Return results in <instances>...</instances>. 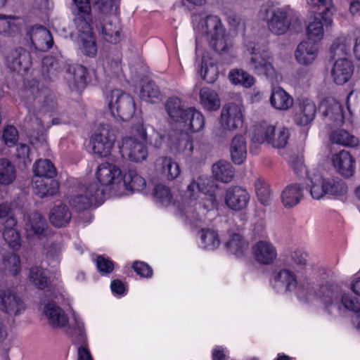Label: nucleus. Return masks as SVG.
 I'll return each mask as SVG.
<instances>
[{"mask_svg":"<svg viewBox=\"0 0 360 360\" xmlns=\"http://www.w3.org/2000/svg\"><path fill=\"white\" fill-rule=\"evenodd\" d=\"M0 223L4 226H15L16 220L13 217L11 206L8 202L0 204Z\"/></svg>","mask_w":360,"mask_h":360,"instance_id":"nucleus-60","label":"nucleus"},{"mask_svg":"<svg viewBox=\"0 0 360 360\" xmlns=\"http://www.w3.org/2000/svg\"><path fill=\"white\" fill-rule=\"evenodd\" d=\"M224 200L226 205L230 209L239 211L248 206L250 195L245 189L241 187H231L226 190Z\"/></svg>","mask_w":360,"mask_h":360,"instance_id":"nucleus-21","label":"nucleus"},{"mask_svg":"<svg viewBox=\"0 0 360 360\" xmlns=\"http://www.w3.org/2000/svg\"><path fill=\"white\" fill-rule=\"evenodd\" d=\"M316 107L315 103L309 99L303 100L300 103L295 115V122L300 126L310 124L315 117Z\"/></svg>","mask_w":360,"mask_h":360,"instance_id":"nucleus-26","label":"nucleus"},{"mask_svg":"<svg viewBox=\"0 0 360 360\" xmlns=\"http://www.w3.org/2000/svg\"><path fill=\"white\" fill-rule=\"evenodd\" d=\"M25 304L9 290H0V310L8 316H17L25 310Z\"/></svg>","mask_w":360,"mask_h":360,"instance_id":"nucleus-17","label":"nucleus"},{"mask_svg":"<svg viewBox=\"0 0 360 360\" xmlns=\"http://www.w3.org/2000/svg\"><path fill=\"white\" fill-rule=\"evenodd\" d=\"M122 173L120 168L108 162L99 164L95 171V177L101 188L105 192H109L116 195H122Z\"/></svg>","mask_w":360,"mask_h":360,"instance_id":"nucleus-8","label":"nucleus"},{"mask_svg":"<svg viewBox=\"0 0 360 360\" xmlns=\"http://www.w3.org/2000/svg\"><path fill=\"white\" fill-rule=\"evenodd\" d=\"M307 253L300 250H295L291 253L292 266L297 272H302L303 269H306L307 266Z\"/></svg>","mask_w":360,"mask_h":360,"instance_id":"nucleus-63","label":"nucleus"},{"mask_svg":"<svg viewBox=\"0 0 360 360\" xmlns=\"http://www.w3.org/2000/svg\"><path fill=\"white\" fill-rule=\"evenodd\" d=\"M15 177L16 169L14 165L7 159H0V184L10 185Z\"/></svg>","mask_w":360,"mask_h":360,"instance_id":"nucleus-44","label":"nucleus"},{"mask_svg":"<svg viewBox=\"0 0 360 360\" xmlns=\"http://www.w3.org/2000/svg\"><path fill=\"white\" fill-rule=\"evenodd\" d=\"M262 12L266 15L268 30L275 35L285 34L295 15V11L289 5L275 7L271 2H267L263 6Z\"/></svg>","mask_w":360,"mask_h":360,"instance_id":"nucleus-7","label":"nucleus"},{"mask_svg":"<svg viewBox=\"0 0 360 360\" xmlns=\"http://www.w3.org/2000/svg\"><path fill=\"white\" fill-rule=\"evenodd\" d=\"M354 72L352 62L347 58H340L334 63L331 69V77L333 82L338 85L347 82Z\"/></svg>","mask_w":360,"mask_h":360,"instance_id":"nucleus-22","label":"nucleus"},{"mask_svg":"<svg viewBox=\"0 0 360 360\" xmlns=\"http://www.w3.org/2000/svg\"><path fill=\"white\" fill-rule=\"evenodd\" d=\"M121 27L116 18L105 22L102 27V35L105 41L117 44L121 41Z\"/></svg>","mask_w":360,"mask_h":360,"instance_id":"nucleus-39","label":"nucleus"},{"mask_svg":"<svg viewBox=\"0 0 360 360\" xmlns=\"http://www.w3.org/2000/svg\"><path fill=\"white\" fill-rule=\"evenodd\" d=\"M229 79L232 84L245 88H250L255 84L253 76L242 69L231 70L229 73Z\"/></svg>","mask_w":360,"mask_h":360,"instance_id":"nucleus-47","label":"nucleus"},{"mask_svg":"<svg viewBox=\"0 0 360 360\" xmlns=\"http://www.w3.org/2000/svg\"><path fill=\"white\" fill-rule=\"evenodd\" d=\"M30 281L37 288L44 290L48 287L49 278L47 277L45 270L38 266L30 268L28 276Z\"/></svg>","mask_w":360,"mask_h":360,"instance_id":"nucleus-50","label":"nucleus"},{"mask_svg":"<svg viewBox=\"0 0 360 360\" xmlns=\"http://www.w3.org/2000/svg\"><path fill=\"white\" fill-rule=\"evenodd\" d=\"M27 36L36 50L46 51L53 46V41L51 32L43 26L32 27L27 31Z\"/></svg>","mask_w":360,"mask_h":360,"instance_id":"nucleus-18","label":"nucleus"},{"mask_svg":"<svg viewBox=\"0 0 360 360\" xmlns=\"http://www.w3.org/2000/svg\"><path fill=\"white\" fill-rule=\"evenodd\" d=\"M252 253L256 262L262 265L271 264L277 258L276 247L266 240L256 242L252 247Z\"/></svg>","mask_w":360,"mask_h":360,"instance_id":"nucleus-15","label":"nucleus"},{"mask_svg":"<svg viewBox=\"0 0 360 360\" xmlns=\"http://www.w3.org/2000/svg\"><path fill=\"white\" fill-rule=\"evenodd\" d=\"M87 70L83 65H76L73 68L72 78L69 79L68 83L70 88L75 90H81L85 87L86 82Z\"/></svg>","mask_w":360,"mask_h":360,"instance_id":"nucleus-49","label":"nucleus"},{"mask_svg":"<svg viewBox=\"0 0 360 360\" xmlns=\"http://www.w3.org/2000/svg\"><path fill=\"white\" fill-rule=\"evenodd\" d=\"M200 239L202 245L205 249L214 250L220 245L219 235L212 229H202Z\"/></svg>","mask_w":360,"mask_h":360,"instance_id":"nucleus-53","label":"nucleus"},{"mask_svg":"<svg viewBox=\"0 0 360 360\" xmlns=\"http://www.w3.org/2000/svg\"><path fill=\"white\" fill-rule=\"evenodd\" d=\"M307 2L313 8L319 7L321 6H324L325 10L321 14V18L326 26H329L332 24V16L335 12V8L332 3V0H307Z\"/></svg>","mask_w":360,"mask_h":360,"instance_id":"nucleus-46","label":"nucleus"},{"mask_svg":"<svg viewBox=\"0 0 360 360\" xmlns=\"http://www.w3.org/2000/svg\"><path fill=\"white\" fill-rule=\"evenodd\" d=\"M165 108L170 118L176 122H180L185 119L187 109H185L182 101L176 96L169 98L166 103Z\"/></svg>","mask_w":360,"mask_h":360,"instance_id":"nucleus-35","label":"nucleus"},{"mask_svg":"<svg viewBox=\"0 0 360 360\" xmlns=\"http://www.w3.org/2000/svg\"><path fill=\"white\" fill-rule=\"evenodd\" d=\"M325 122L330 124L333 122L334 126H341L345 123L342 105L337 101L329 98L324 101L321 105Z\"/></svg>","mask_w":360,"mask_h":360,"instance_id":"nucleus-19","label":"nucleus"},{"mask_svg":"<svg viewBox=\"0 0 360 360\" xmlns=\"http://www.w3.org/2000/svg\"><path fill=\"white\" fill-rule=\"evenodd\" d=\"M25 226L28 236L41 238L47 227V224L41 214L33 212L27 216Z\"/></svg>","mask_w":360,"mask_h":360,"instance_id":"nucleus-31","label":"nucleus"},{"mask_svg":"<svg viewBox=\"0 0 360 360\" xmlns=\"http://www.w3.org/2000/svg\"><path fill=\"white\" fill-rule=\"evenodd\" d=\"M318 52V44L304 40L297 45L295 51V58L300 65H309L315 60Z\"/></svg>","mask_w":360,"mask_h":360,"instance_id":"nucleus-24","label":"nucleus"},{"mask_svg":"<svg viewBox=\"0 0 360 360\" xmlns=\"http://www.w3.org/2000/svg\"><path fill=\"white\" fill-rule=\"evenodd\" d=\"M255 188L259 201L264 205H269L271 202V194L268 184L263 179L255 181Z\"/></svg>","mask_w":360,"mask_h":360,"instance_id":"nucleus-55","label":"nucleus"},{"mask_svg":"<svg viewBox=\"0 0 360 360\" xmlns=\"http://www.w3.org/2000/svg\"><path fill=\"white\" fill-rule=\"evenodd\" d=\"M276 126L263 122L255 127L252 136V141L259 144L267 143L270 144Z\"/></svg>","mask_w":360,"mask_h":360,"instance_id":"nucleus-38","label":"nucleus"},{"mask_svg":"<svg viewBox=\"0 0 360 360\" xmlns=\"http://www.w3.org/2000/svg\"><path fill=\"white\" fill-rule=\"evenodd\" d=\"M25 96L30 103L34 104V108L41 107L43 112H48L52 110L56 102L49 89L39 88V84L34 82L29 88L26 87Z\"/></svg>","mask_w":360,"mask_h":360,"instance_id":"nucleus-13","label":"nucleus"},{"mask_svg":"<svg viewBox=\"0 0 360 360\" xmlns=\"http://www.w3.org/2000/svg\"><path fill=\"white\" fill-rule=\"evenodd\" d=\"M122 191H141L146 186V180L136 170L129 169L122 176Z\"/></svg>","mask_w":360,"mask_h":360,"instance_id":"nucleus-28","label":"nucleus"},{"mask_svg":"<svg viewBox=\"0 0 360 360\" xmlns=\"http://www.w3.org/2000/svg\"><path fill=\"white\" fill-rule=\"evenodd\" d=\"M155 169L168 180L176 179L181 172L177 162L168 157H160L155 162Z\"/></svg>","mask_w":360,"mask_h":360,"instance_id":"nucleus-27","label":"nucleus"},{"mask_svg":"<svg viewBox=\"0 0 360 360\" xmlns=\"http://www.w3.org/2000/svg\"><path fill=\"white\" fill-rule=\"evenodd\" d=\"M333 165L342 176L349 178L355 171V160L352 155L345 150L333 155Z\"/></svg>","mask_w":360,"mask_h":360,"instance_id":"nucleus-23","label":"nucleus"},{"mask_svg":"<svg viewBox=\"0 0 360 360\" xmlns=\"http://www.w3.org/2000/svg\"><path fill=\"white\" fill-rule=\"evenodd\" d=\"M153 195L158 202L164 206L171 204L172 195L168 187L163 184H158L155 186Z\"/></svg>","mask_w":360,"mask_h":360,"instance_id":"nucleus-59","label":"nucleus"},{"mask_svg":"<svg viewBox=\"0 0 360 360\" xmlns=\"http://www.w3.org/2000/svg\"><path fill=\"white\" fill-rule=\"evenodd\" d=\"M43 314L48 321L49 325L54 329H65L68 334L73 338L75 343L84 344L86 340L84 333V324L75 320V328L72 330L68 327L69 319L65 311L54 302H49L44 304ZM81 346H84L82 345ZM87 349V347L85 346Z\"/></svg>","mask_w":360,"mask_h":360,"instance_id":"nucleus-3","label":"nucleus"},{"mask_svg":"<svg viewBox=\"0 0 360 360\" xmlns=\"http://www.w3.org/2000/svg\"><path fill=\"white\" fill-rule=\"evenodd\" d=\"M74 22L79 32L78 37H82V35H85L86 37L93 35L92 27L91 26V13L88 15L75 13Z\"/></svg>","mask_w":360,"mask_h":360,"instance_id":"nucleus-51","label":"nucleus"},{"mask_svg":"<svg viewBox=\"0 0 360 360\" xmlns=\"http://www.w3.org/2000/svg\"><path fill=\"white\" fill-rule=\"evenodd\" d=\"M330 140L333 143L345 147H355L359 143L356 136L342 129L333 130L330 134Z\"/></svg>","mask_w":360,"mask_h":360,"instance_id":"nucleus-37","label":"nucleus"},{"mask_svg":"<svg viewBox=\"0 0 360 360\" xmlns=\"http://www.w3.org/2000/svg\"><path fill=\"white\" fill-rule=\"evenodd\" d=\"M349 46L350 40L345 37H340L333 41L330 47V51L335 56L346 55Z\"/></svg>","mask_w":360,"mask_h":360,"instance_id":"nucleus-62","label":"nucleus"},{"mask_svg":"<svg viewBox=\"0 0 360 360\" xmlns=\"http://www.w3.org/2000/svg\"><path fill=\"white\" fill-rule=\"evenodd\" d=\"M32 188L34 193L39 198H43L56 194L59 185L53 178L39 176L33 178Z\"/></svg>","mask_w":360,"mask_h":360,"instance_id":"nucleus-25","label":"nucleus"},{"mask_svg":"<svg viewBox=\"0 0 360 360\" xmlns=\"http://www.w3.org/2000/svg\"><path fill=\"white\" fill-rule=\"evenodd\" d=\"M15 226H5L3 233L5 241L13 250H18L21 245V239L19 233L14 229Z\"/></svg>","mask_w":360,"mask_h":360,"instance_id":"nucleus-57","label":"nucleus"},{"mask_svg":"<svg viewBox=\"0 0 360 360\" xmlns=\"http://www.w3.org/2000/svg\"><path fill=\"white\" fill-rule=\"evenodd\" d=\"M212 173L216 179L224 183L230 182L234 176V169L232 165L223 160L213 165Z\"/></svg>","mask_w":360,"mask_h":360,"instance_id":"nucleus-43","label":"nucleus"},{"mask_svg":"<svg viewBox=\"0 0 360 360\" xmlns=\"http://www.w3.org/2000/svg\"><path fill=\"white\" fill-rule=\"evenodd\" d=\"M22 25V22L18 18L0 15V34L12 36L20 31Z\"/></svg>","mask_w":360,"mask_h":360,"instance_id":"nucleus-41","label":"nucleus"},{"mask_svg":"<svg viewBox=\"0 0 360 360\" xmlns=\"http://www.w3.org/2000/svg\"><path fill=\"white\" fill-rule=\"evenodd\" d=\"M340 309L343 307L345 309L352 311H357L360 308V303L357 298L352 296L349 292L342 293L341 292L340 297Z\"/></svg>","mask_w":360,"mask_h":360,"instance_id":"nucleus-64","label":"nucleus"},{"mask_svg":"<svg viewBox=\"0 0 360 360\" xmlns=\"http://www.w3.org/2000/svg\"><path fill=\"white\" fill-rule=\"evenodd\" d=\"M34 177L53 178L56 175V170L52 162L47 159H39L33 165Z\"/></svg>","mask_w":360,"mask_h":360,"instance_id":"nucleus-48","label":"nucleus"},{"mask_svg":"<svg viewBox=\"0 0 360 360\" xmlns=\"http://www.w3.org/2000/svg\"><path fill=\"white\" fill-rule=\"evenodd\" d=\"M271 106L278 110H288L293 105V98L279 86L272 88L270 96Z\"/></svg>","mask_w":360,"mask_h":360,"instance_id":"nucleus-29","label":"nucleus"},{"mask_svg":"<svg viewBox=\"0 0 360 360\" xmlns=\"http://www.w3.org/2000/svg\"><path fill=\"white\" fill-rule=\"evenodd\" d=\"M180 123H183L185 127L192 132H198L204 128L205 118L201 112L195 108H187V112L185 119Z\"/></svg>","mask_w":360,"mask_h":360,"instance_id":"nucleus-34","label":"nucleus"},{"mask_svg":"<svg viewBox=\"0 0 360 360\" xmlns=\"http://www.w3.org/2000/svg\"><path fill=\"white\" fill-rule=\"evenodd\" d=\"M78 44L82 52L89 57H94L97 53V46L95 37L93 35L78 37Z\"/></svg>","mask_w":360,"mask_h":360,"instance_id":"nucleus-56","label":"nucleus"},{"mask_svg":"<svg viewBox=\"0 0 360 360\" xmlns=\"http://www.w3.org/2000/svg\"><path fill=\"white\" fill-rule=\"evenodd\" d=\"M303 197L302 188L298 184L287 186L282 192L281 200L285 207H292L297 205Z\"/></svg>","mask_w":360,"mask_h":360,"instance_id":"nucleus-33","label":"nucleus"},{"mask_svg":"<svg viewBox=\"0 0 360 360\" xmlns=\"http://www.w3.org/2000/svg\"><path fill=\"white\" fill-rule=\"evenodd\" d=\"M161 94L159 88L153 82L144 84L140 91V98L150 103H157L160 100Z\"/></svg>","mask_w":360,"mask_h":360,"instance_id":"nucleus-52","label":"nucleus"},{"mask_svg":"<svg viewBox=\"0 0 360 360\" xmlns=\"http://www.w3.org/2000/svg\"><path fill=\"white\" fill-rule=\"evenodd\" d=\"M217 186L210 177L200 176L197 179L193 180L187 186L184 198L186 199L199 197V195L217 192Z\"/></svg>","mask_w":360,"mask_h":360,"instance_id":"nucleus-20","label":"nucleus"},{"mask_svg":"<svg viewBox=\"0 0 360 360\" xmlns=\"http://www.w3.org/2000/svg\"><path fill=\"white\" fill-rule=\"evenodd\" d=\"M340 288L335 284H326L319 288L316 296L325 309L330 312L333 309H340Z\"/></svg>","mask_w":360,"mask_h":360,"instance_id":"nucleus-14","label":"nucleus"},{"mask_svg":"<svg viewBox=\"0 0 360 360\" xmlns=\"http://www.w3.org/2000/svg\"><path fill=\"white\" fill-rule=\"evenodd\" d=\"M5 63L8 68L18 72H26L32 65L30 53L22 48L12 51L6 57Z\"/></svg>","mask_w":360,"mask_h":360,"instance_id":"nucleus-16","label":"nucleus"},{"mask_svg":"<svg viewBox=\"0 0 360 360\" xmlns=\"http://www.w3.org/2000/svg\"><path fill=\"white\" fill-rule=\"evenodd\" d=\"M289 137L288 128L282 126L276 127L269 145L276 148H284L288 143Z\"/></svg>","mask_w":360,"mask_h":360,"instance_id":"nucleus-54","label":"nucleus"},{"mask_svg":"<svg viewBox=\"0 0 360 360\" xmlns=\"http://www.w3.org/2000/svg\"><path fill=\"white\" fill-rule=\"evenodd\" d=\"M201 77L208 83H213L218 77L219 70L217 66L212 63H207L204 60H202Z\"/></svg>","mask_w":360,"mask_h":360,"instance_id":"nucleus-58","label":"nucleus"},{"mask_svg":"<svg viewBox=\"0 0 360 360\" xmlns=\"http://www.w3.org/2000/svg\"><path fill=\"white\" fill-rule=\"evenodd\" d=\"M147 134L143 124L133 129V134L123 137L119 143L121 155L131 161L139 162L146 160L148 151Z\"/></svg>","mask_w":360,"mask_h":360,"instance_id":"nucleus-5","label":"nucleus"},{"mask_svg":"<svg viewBox=\"0 0 360 360\" xmlns=\"http://www.w3.org/2000/svg\"><path fill=\"white\" fill-rule=\"evenodd\" d=\"M199 102L206 111H217L220 108L221 101L218 94L212 89L205 86L199 91Z\"/></svg>","mask_w":360,"mask_h":360,"instance_id":"nucleus-30","label":"nucleus"},{"mask_svg":"<svg viewBox=\"0 0 360 360\" xmlns=\"http://www.w3.org/2000/svg\"><path fill=\"white\" fill-rule=\"evenodd\" d=\"M194 29L198 34L207 36L210 47L217 53L226 52L232 45L217 15H208L202 18Z\"/></svg>","mask_w":360,"mask_h":360,"instance_id":"nucleus-1","label":"nucleus"},{"mask_svg":"<svg viewBox=\"0 0 360 360\" xmlns=\"http://www.w3.org/2000/svg\"><path fill=\"white\" fill-rule=\"evenodd\" d=\"M305 33L307 41L317 44L324 36L323 23L319 18L314 17L308 22Z\"/></svg>","mask_w":360,"mask_h":360,"instance_id":"nucleus-40","label":"nucleus"},{"mask_svg":"<svg viewBox=\"0 0 360 360\" xmlns=\"http://www.w3.org/2000/svg\"><path fill=\"white\" fill-rule=\"evenodd\" d=\"M218 205L216 192H212L199 197L184 199L180 212L191 224L198 226V223L205 221L207 214L217 210Z\"/></svg>","mask_w":360,"mask_h":360,"instance_id":"nucleus-2","label":"nucleus"},{"mask_svg":"<svg viewBox=\"0 0 360 360\" xmlns=\"http://www.w3.org/2000/svg\"><path fill=\"white\" fill-rule=\"evenodd\" d=\"M71 212L68 207L63 203L56 205L49 213V221L56 227H63L69 224Z\"/></svg>","mask_w":360,"mask_h":360,"instance_id":"nucleus-32","label":"nucleus"},{"mask_svg":"<svg viewBox=\"0 0 360 360\" xmlns=\"http://www.w3.org/2000/svg\"><path fill=\"white\" fill-rule=\"evenodd\" d=\"M103 191L98 188L97 184H90L86 187L80 188L77 194L70 199V204L77 210H84L89 208L93 204H101Z\"/></svg>","mask_w":360,"mask_h":360,"instance_id":"nucleus-12","label":"nucleus"},{"mask_svg":"<svg viewBox=\"0 0 360 360\" xmlns=\"http://www.w3.org/2000/svg\"><path fill=\"white\" fill-rule=\"evenodd\" d=\"M230 153L233 162L236 164H241L246 158L247 145L243 136H235L232 139Z\"/></svg>","mask_w":360,"mask_h":360,"instance_id":"nucleus-36","label":"nucleus"},{"mask_svg":"<svg viewBox=\"0 0 360 360\" xmlns=\"http://www.w3.org/2000/svg\"><path fill=\"white\" fill-rule=\"evenodd\" d=\"M227 250L237 257H243L248 248V243L245 240L239 233L230 235L229 239L226 242Z\"/></svg>","mask_w":360,"mask_h":360,"instance_id":"nucleus-42","label":"nucleus"},{"mask_svg":"<svg viewBox=\"0 0 360 360\" xmlns=\"http://www.w3.org/2000/svg\"><path fill=\"white\" fill-rule=\"evenodd\" d=\"M92 149L101 158L110 155L116 141L115 131L108 124H100L91 136Z\"/></svg>","mask_w":360,"mask_h":360,"instance_id":"nucleus-11","label":"nucleus"},{"mask_svg":"<svg viewBox=\"0 0 360 360\" xmlns=\"http://www.w3.org/2000/svg\"><path fill=\"white\" fill-rule=\"evenodd\" d=\"M108 108L115 117L126 121L132 117L135 111L133 98L120 89L112 90L106 96Z\"/></svg>","mask_w":360,"mask_h":360,"instance_id":"nucleus-10","label":"nucleus"},{"mask_svg":"<svg viewBox=\"0 0 360 360\" xmlns=\"http://www.w3.org/2000/svg\"><path fill=\"white\" fill-rule=\"evenodd\" d=\"M25 123L27 127L30 128L34 133L38 135L39 133H42L46 128H49L50 125L45 126L44 121L39 117V114L37 115H30L25 118Z\"/></svg>","mask_w":360,"mask_h":360,"instance_id":"nucleus-61","label":"nucleus"},{"mask_svg":"<svg viewBox=\"0 0 360 360\" xmlns=\"http://www.w3.org/2000/svg\"><path fill=\"white\" fill-rule=\"evenodd\" d=\"M274 281L285 287L286 290L288 291L295 290L297 285L295 274L291 270L286 268L279 270L275 274Z\"/></svg>","mask_w":360,"mask_h":360,"instance_id":"nucleus-45","label":"nucleus"},{"mask_svg":"<svg viewBox=\"0 0 360 360\" xmlns=\"http://www.w3.org/2000/svg\"><path fill=\"white\" fill-rule=\"evenodd\" d=\"M307 187L311 197L319 200L325 195L341 197L348 191L346 184L339 178H324L319 174H307Z\"/></svg>","mask_w":360,"mask_h":360,"instance_id":"nucleus-6","label":"nucleus"},{"mask_svg":"<svg viewBox=\"0 0 360 360\" xmlns=\"http://www.w3.org/2000/svg\"><path fill=\"white\" fill-rule=\"evenodd\" d=\"M249 53L248 68L255 75L273 79L276 76V71L273 65L274 56L266 47L255 42L245 45Z\"/></svg>","mask_w":360,"mask_h":360,"instance_id":"nucleus-4","label":"nucleus"},{"mask_svg":"<svg viewBox=\"0 0 360 360\" xmlns=\"http://www.w3.org/2000/svg\"><path fill=\"white\" fill-rule=\"evenodd\" d=\"M243 121V114L240 105L236 103L225 105L221 112L220 126L214 129L213 134L219 139H226L229 132L242 127Z\"/></svg>","mask_w":360,"mask_h":360,"instance_id":"nucleus-9","label":"nucleus"}]
</instances>
